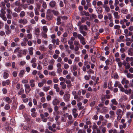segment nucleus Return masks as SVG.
<instances>
[{
  "instance_id": "nucleus-64",
  "label": "nucleus",
  "mask_w": 133,
  "mask_h": 133,
  "mask_svg": "<svg viewBox=\"0 0 133 133\" xmlns=\"http://www.w3.org/2000/svg\"><path fill=\"white\" fill-rule=\"evenodd\" d=\"M20 39L18 38H14V41L15 43H17L19 42Z\"/></svg>"
},
{
  "instance_id": "nucleus-55",
  "label": "nucleus",
  "mask_w": 133,
  "mask_h": 133,
  "mask_svg": "<svg viewBox=\"0 0 133 133\" xmlns=\"http://www.w3.org/2000/svg\"><path fill=\"white\" fill-rule=\"evenodd\" d=\"M120 26L119 25H114V28L115 29H118L120 28Z\"/></svg>"
},
{
  "instance_id": "nucleus-8",
  "label": "nucleus",
  "mask_w": 133,
  "mask_h": 133,
  "mask_svg": "<svg viewBox=\"0 0 133 133\" xmlns=\"http://www.w3.org/2000/svg\"><path fill=\"white\" fill-rule=\"evenodd\" d=\"M74 98L75 99H77V102H79L83 99V97L82 96H79L78 95L76 94L74 96Z\"/></svg>"
},
{
  "instance_id": "nucleus-13",
  "label": "nucleus",
  "mask_w": 133,
  "mask_h": 133,
  "mask_svg": "<svg viewBox=\"0 0 133 133\" xmlns=\"http://www.w3.org/2000/svg\"><path fill=\"white\" fill-rule=\"evenodd\" d=\"M52 42L53 44L56 43L57 45H59V41L58 39H57L56 40L55 39H52Z\"/></svg>"
},
{
  "instance_id": "nucleus-51",
  "label": "nucleus",
  "mask_w": 133,
  "mask_h": 133,
  "mask_svg": "<svg viewBox=\"0 0 133 133\" xmlns=\"http://www.w3.org/2000/svg\"><path fill=\"white\" fill-rule=\"evenodd\" d=\"M53 68V66L52 65H49L48 67V69L49 70H52Z\"/></svg>"
},
{
  "instance_id": "nucleus-48",
  "label": "nucleus",
  "mask_w": 133,
  "mask_h": 133,
  "mask_svg": "<svg viewBox=\"0 0 133 133\" xmlns=\"http://www.w3.org/2000/svg\"><path fill=\"white\" fill-rule=\"evenodd\" d=\"M17 45H18V44L14 42H12L11 44V46L12 47H15Z\"/></svg>"
},
{
  "instance_id": "nucleus-31",
  "label": "nucleus",
  "mask_w": 133,
  "mask_h": 133,
  "mask_svg": "<svg viewBox=\"0 0 133 133\" xmlns=\"http://www.w3.org/2000/svg\"><path fill=\"white\" fill-rule=\"evenodd\" d=\"M103 7L105 8V10L107 12H108L110 11V9L109 7L107 5L103 6Z\"/></svg>"
},
{
  "instance_id": "nucleus-32",
  "label": "nucleus",
  "mask_w": 133,
  "mask_h": 133,
  "mask_svg": "<svg viewBox=\"0 0 133 133\" xmlns=\"http://www.w3.org/2000/svg\"><path fill=\"white\" fill-rule=\"evenodd\" d=\"M0 17L4 21H6L7 20L6 17L5 16V15H0Z\"/></svg>"
},
{
  "instance_id": "nucleus-3",
  "label": "nucleus",
  "mask_w": 133,
  "mask_h": 133,
  "mask_svg": "<svg viewBox=\"0 0 133 133\" xmlns=\"http://www.w3.org/2000/svg\"><path fill=\"white\" fill-rule=\"evenodd\" d=\"M18 22L20 24H22L23 25H25L27 24L28 21L27 19L25 18H20L18 19Z\"/></svg>"
},
{
  "instance_id": "nucleus-2",
  "label": "nucleus",
  "mask_w": 133,
  "mask_h": 133,
  "mask_svg": "<svg viewBox=\"0 0 133 133\" xmlns=\"http://www.w3.org/2000/svg\"><path fill=\"white\" fill-rule=\"evenodd\" d=\"M7 14H6V17L8 19H11L12 18V16L11 15L12 12L11 10L9 8L6 9Z\"/></svg>"
},
{
  "instance_id": "nucleus-4",
  "label": "nucleus",
  "mask_w": 133,
  "mask_h": 133,
  "mask_svg": "<svg viewBox=\"0 0 133 133\" xmlns=\"http://www.w3.org/2000/svg\"><path fill=\"white\" fill-rule=\"evenodd\" d=\"M25 88V91L26 94H28L31 90V88L29 85L28 84H25L24 85Z\"/></svg>"
},
{
  "instance_id": "nucleus-11",
  "label": "nucleus",
  "mask_w": 133,
  "mask_h": 133,
  "mask_svg": "<svg viewBox=\"0 0 133 133\" xmlns=\"http://www.w3.org/2000/svg\"><path fill=\"white\" fill-rule=\"evenodd\" d=\"M29 83L32 88H33L35 86L34 80L33 79L30 80L29 81Z\"/></svg>"
},
{
  "instance_id": "nucleus-59",
  "label": "nucleus",
  "mask_w": 133,
  "mask_h": 133,
  "mask_svg": "<svg viewBox=\"0 0 133 133\" xmlns=\"http://www.w3.org/2000/svg\"><path fill=\"white\" fill-rule=\"evenodd\" d=\"M119 78V76L117 73L114 74V78L115 79H116Z\"/></svg>"
},
{
  "instance_id": "nucleus-53",
  "label": "nucleus",
  "mask_w": 133,
  "mask_h": 133,
  "mask_svg": "<svg viewBox=\"0 0 133 133\" xmlns=\"http://www.w3.org/2000/svg\"><path fill=\"white\" fill-rule=\"evenodd\" d=\"M52 12L54 15H58L59 12L58 11L53 10Z\"/></svg>"
},
{
  "instance_id": "nucleus-7",
  "label": "nucleus",
  "mask_w": 133,
  "mask_h": 133,
  "mask_svg": "<svg viewBox=\"0 0 133 133\" xmlns=\"http://www.w3.org/2000/svg\"><path fill=\"white\" fill-rule=\"evenodd\" d=\"M5 29V33L6 34L8 35L11 32V31L10 29L9 26L7 24H5L4 26Z\"/></svg>"
},
{
  "instance_id": "nucleus-45",
  "label": "nucleus",
  "mask_w": 133,
  "mask_h": 133,
  "mask_svg": "<svg viewBox=\"0 0 133 133\" xmlns=\"http://www.w3.org/2000/svg\"><path fill=\"white\" fill-rule=\"evenodd\" d=\"M73 121H69L68 122V124H66V126L68 127L69 125H71L73 123Z\"/></svg>"
},
{
  "instance_id": "nucleus-9",
  "label": "nucleus",
  "mask_w": 133,
  "mask_h": 133,
  "mask_svg": "<svg viewBox=\"0 0 133 133\" xmlns=\"http://www.w3.org/2000/svg\"><path fill=\"white\" fill-rule=\"evenodd\" d=\"M83 30L85 31L88 30L87 26L86 25H82L79 27V30Z\"/></svg>"
},
{
  "instance_id": "nucleus-44",
  "label": "nucleus",
  "mask_w": 133,
  "mask_h": 133,
  "mask_svg": "<svg viewBox=\"0 0 133 133\" xmlns=\"http://www.w3.org/2000/svg\"><path fill=\"white\" fill-rule=\"evenodd\" d=\"M10 107L9 105L8 104H6L4 107L5 109L6 110H9L10 108Z\"/></svg>"
},
{
  "instance_id": "nucleus-35",
  "label": "nucleus",
  "mask_w": 133,
  "mask_h": 133,
  "mask_svg": "<svg viewBox=\"0 0 133 133\" xmlns=\"http://www.w3.org/2000/svg\"><path fill=\"white\" fill-rule=\"evenodd\" d=\"M14 11L17 13L21 11V9L18 7H16L14 8Z\"/></svg>"
},
{
  "instance_id": "nucleus-41",
  "label": "nucleus",
  "mask_w": 133,
  "mask_h": 133,
  "mask_svg": "<svg viewBox=\"0 0 133 133\" xmlns=\"http://www.w3.org/2000/svg\"><path fill=\"white\" fill-rule=\"evenodd\" d=\"M43 30V31L45 33H46L48 31V28L46 26H44L42 28Z\"/></svg>"
},
{
  "instance_id": "nucleus-5",
  "label": "nucleus",
  "mask_w": 133,
  "mask_h": 133,
  "mask_svg": "<svg viewBox=\"0 0 133 133\" xmlns=\"http://www.w3.org/2000/svg\"><path fill=\"white\" fill-rule=\"evenodd\" d=\"M60 102V100L58 99L57 97H55L53 100L52 103L54 105L56 106L58 105Z\"/></svg>"
},
{
  "instance_id": "nucleus-15",
  "label": "nucleus",
  "mask_w": 133,
  "mask_h": 133,
  "mask_svg": "<svg viewBox=\"0 0 133 133\" xmlns=\"http://www.w3.org/2000/svg\"><path fill=\"white\" fill-rule=\"evenodd\" d=\"M56 4V2L54 1H51L49 4V5L52 8H53L54 7Z\"/></svg>"
},
{
  "instance_id": "nucleus-63",
  "label": "nucleus",
  "mask_w": 133,
  "mask_h": 133,
  "mask_svg": "<svg viewBox=\"0 0 133 133\" xmlns=\"http://www.w3.org/2000/svg\"><path fill=\"white\" fill-rule=\"evenodd\" d=\"M25 106L23 104L21 105L19 107V110H22L24 108Z\"/></svg>"
},
{
  "instance_id": "nucleus-47",
  "label": "nucleus",
  "mask_w": 133,
  "mask_h": 133,
  "mask_svg": "<svg viewBox=\"0 0 133 133\" xmlns=\"http://www.w3.org/2000/svg\"><path fill=\"white\" fill-rule=\"evenodd\" d=\"M74 44L76 46H78L79 45V46L80 44L79 42L78 41H77L76 40L74 42Z\"/></svg>"
},
{
  "instance_id": "nucleus-1",
  "label": "nucleus",
  "mask_w": 133,
  "mask_h": 133,
  "mask_svg": "<svg viewBox=\"0 0 133 133\" xmlns=\"http://www.w3.org/2000/svg\"><path fill=\"white\" fill-rule=\"evenodd\" d=\"M121 82L123 85L125 84L124 85V87L125 88L127 89L129 87V81L127 79L125 78H123L121 81Z\"/></svg>"
},
{
  "instance_id": "nucleus-28",
  "label": "nucleus",
  "mask_w": 133,
  "mask_h": 133,
  "mask_svg": "<svg viewBox=\"0 0 133 133\" xmlns=\"http://www.w3.org/2000/svg\"><path fill=\"white\" fill-rule=\"evenodd\" d=\"M109 114L110 115V118L112 117L115 115L114 112L112 110H110L109 112Z\"/></svg>"
},
{
  "instance_id": "nucleus-54",
  "label": "nucleus",
  "mask_w": 133,
  "mask_h": 133,
  "mask_svg": "<svg viewBox=\"0 0 133 133\" xmlns=\"http://www.w3.org/2000/svg\"><path fill=\"white\" fill-rule=\"evenodd\" d=\"M49 75L52 76H56V74L55 72L53 71L51 72H50L49 73Z\"/></svg>"
},
{
  "instance_id": "nucleus-60",
  "label": "nucleus",
  "mask_w": 133,
  "mask_h": 133,
  "mask_svg": "<svg viewBox=\"0 0 133 133\" xmlns=\"http://www.w3.org/2000/svg\"><path fill=\"white\" fill-rule=\"evenodd\" d=\"M83 37L82 36V35L80 34H78L77 37L78 39L79 40L82 39Z\"/></svg>"
},
{
  "instance_id": "nucleus-19",
  "label": "nucleus",
  "mask_w": 133,
  "mask_h": 133,
  "mask_svg": "<svg viewBox=\"0 0 133 133\" xmlns=\"http://www.w3.org/2000/svg\"><path fill=\"white\" fill-rule=\"evenodd\" d=\"M113 15L115 18L116 19H119L120 17L118 15V13L117 12H115L113 14Z\"/></svg>"
},
{
  "instance_id": "nucleus-12",
  "label": "nucleus",
  "mask_w": 133,
  "mask_h": 133,
  "mask_svg": "<svg viewBox=\"0 0 133 133\" xmlns=\"http://www.w3.org/2000/svg\"><path fill=\"white\" fill-rule=\"evenodd\" d=\"M123 111H122V110L121 109H118L117 110L116 114L117 115H123Z\"/></svg>"
},
{
  "instance_id": "nucleus-24",
  "label": "nucleus",
  "mask_w": 133,
  "mask_h": 133,
  "mask_svg": "<svg viewBox=\"0 0 133 133\" xmlns=\"http://www.w3.org/2000/svg\"><path fill=\"white\" fill-rule=\"evenodd\" d=\"M24 73L25 72L23 70H21L19 74V76L21 77H23Z\"/></svg>"
},
{
  "instance_id": "nucleus-23",
  "label": "nucleus",
  "mask_w": 133,
  "mask_h": 133,
  "mask_svg": "<svg viewBox=\"0 0 133 133\" xmlns=\"http://www.w3.org/2000/svg\"><path fill=\"white\" fill-rule=\"evenodd\" d=\"M51 89L50 86L44 87L43 88V90L45 91L46 92Z\"/></svg>"
},
{
  "instance_id": "nucleus-21",
  "label": "nucleus",
  "mask_w": 133,
  "mask_h": 133,
  "mask_svg": "<svg viewBox=\"0 0 133 133\" xmlns=\"http://www.w3.org/2000/svg\"><path fill=\"white\" fill-rule=\"evenodd\" d=\"M39 49L43 51H46V48L43 45H41L39 47Z\"/></svg>"
},
{
  "instance_id": "nucleus-52",
  "label": "nucleus",
  "mask_w": 133,
  "mask_h": 133,
  "mask_svg": "<svg viewBox=\"0 0 133 133\" xmlns=\"http://www.w3.org/2000/svg\"><path fill=\"white\" fill-rule=\"evenodd\" d=\"M29 1V3L28 4V5L30 4H33L34 3V0H27L26 1V2L27 3H28Z\"/></svg>"
},
{
  "instance_id": "nucleus-14",
  "label": "nucleus",
  "mask_w": 133,
  "mask_h": 133,
  "mask_svg": "<svg viewBox=\"0 0 133 133\" xmlns=\"http://www.w3.org/2000/svg\"><path fill=\"white\" fill-rule=\"evenodd\" d=\"M81 14L82 16L85 15L86 16H89L90 15V14L88 12H86L85 10L82 11L81 12Z\"/></svg>"
},
{
  "instance_id": "nucleus-50",
  "label": "nucleus",
  "mask_w": 133,
  "mask_h": 133,
  "mask_svg": "<svg viewBox=\"0 0 133 133\" xmlns=\"http://www.w3.org/2000/svg\"><path fill=\"white\" fill-rule=\"evenodd\" d=\"M132 113V112H127L126 114V116L128 118H129V116Z\"/></svg>"
},
{
  "instance_id": "nucleus-39",
  "label": "nucleus",
  "mask_w": 133,
  "mask_h": 133,
  "mask_svg": "<svg viewBox=\"0 0 133 133\" xmlns=\"http://www.w3.org/2000/svg\"><path fill=\"white\" fill-rule=\"evenodd\" d=\"M128 53L129 55L131 56H133V51H132L130 49H129L128 51Z\"/></svg>"
},
{
  "instance_id": "nucleus-25",
  "label": "nucleus",
  "mask_w": 133,
  "mask_h": 133,
  "mask_svg": "<svg viewBox=\"0 0 133 133\" xmlns=\"http://www.w3.org/2000/svg\"><path fill=\"white\" fill-rule=\"evenodd\" d=\"M60 84L62 86V88L63 89H64L66 88V85L65 84L64 82H61L60 83Z\"/></svg>"
},
{
  "instance_id": "nucleus-36",
  "label": "nucleus",
  "mask_w": 133,
  "mask_h": 133,
  "mask_svg": "<svg viewBox=\"0 0 133 133\" xmlns=\"http://www.w3.org/2000/svg\"><path fill=\"white\" fill-rule=\"evenodd\" d=\"M11 14L12 15L13 17L14 18H17L18 16V14L15 12H14L12 13Z\"/></svg>"
},
{
  "instance_id": "nucleus-43",
  "label": "nucleus",
  "mask_w": 133,
  "mask_h": 133,
  "mask_svg": "<svg viewBox=\"0 0 133 133\" xmlns=\"http://www.w3.org/2000/svg\"><path fill=\"white\" fill-rule=\"evenodd\" d=\"M48 128L49 130H51L54 132H55L56 131V130L53 129L51 126H48Z\"/></svg>"
},
{
  "instance_id": "nucleus-6",
  "label": "nucleus",
  "mask_w": 133,
  "mask_h": 133,
  "mask_svg": "<svg viewBox=\"0 0 133 133\" xmlns=\"http://www.w3.org/2000/svg\"><path fill=\"white\" fill-rule=\"evenodd\" d=\"M70 98V94L68 93L65 94L63 97L64 99L66 102L69 101Z\"/></svg>"
},
{
  "instance_id": "nucleus-49",
  "label": "nucleus",
  "mask_w": 133,
  "mask_h": 133,
  "mask_svg": "<svg viewBox=\"0 0 133 133\" xmlns=\"http://www.w3.org/2000/svg\"><path fill=\"white\" fill-rule=\"evenodd\" d=\"M37 68L39 70H41L42 69V67L41 65L40 64L38 63V66Z\"/></svg>"
},
{
  "instance_id": "nucleus-17",
  "label": "nucleus",
  "mask_w": 133,
  "mask_h": 133,
  "mask_svg": "<svg viewBox=\"0 0 133 133\" xmlns=\"http://www.w3.org/2000/svg\"><path fill=\"white\" fill-rule=\"evenodd\" d=\"M6 9V7L3 8L0 10L1 14H0V15H5L6 14V12L5 11Z\"/></svg>"
},
{
  "instance_id": "nucleus-58",
  "label": "nucleus",
  "mask_w": 133,
  "mask_h": 133,
  "mask_svg": "<svg viewBox=\"0 0 133 133\" xmlns=\"http://www.w3.org/2000/svg\"><path fill=\"white\" fill-rule=\"evenodd\" d=\"M5 129H6L7 130L9 131L10 132H11L13 130V129L12 128L9 127L5 128Z\"/></svg>"
},
{
  "instance_id": "nucleus-56",
  "label": "nucleus",
  "mask_w": 133,
  "mask_h": 133,
  "mask_svg": "<svg viewBox=\"0 0 133 133\" xmlns=\"http://www.w3.org/2000/svg\"><path fill=\"white\" fill-rule=\"evenodd\" d=\"M119 83V82L118 81H116L115 83L114 84V87H117Z\"/></svg>"
},
{
  "instance_id": "nucleus-37",
  "label": "nucleus",
  "mask_w": 133,
  "mask_h": 133,
  "mask_svg": "<svg viewBox=\"0 0 133 133\" xmlns=\"http://www.w3.org/2000/svg\"><path fill=\"white\" fill-rule=\"evenodd\" d=\"M61 41L63 43H65L67 42L66 39L63 37H61Z\"/></svg>"
},
{
  "instance_id": "nucleus-38",
  "label": "nucleus",
  "mask_w": 133,
  "mask_h": 133,
  "mask_svg": "<svg viewBox=\"0 0 133 133\" xmlns=\"http://www.w3.org/2000/svg\"><path fill=\"white\" fill-rule=\"evenodd\" d=\"M24 89L23 88H21L20 89V91L18 92V94L19 95H21L24 93Z\"/></svg>"
},
{
  "instance_id": "nucleus-61",
  "label": "nucleus",
  "mask_w": 133,
  "mask_h": 133,
  "mask_svg": "<svg viewBox=\"0 0 133 133\" xmlns=\"http://www.w3.org/2000/svg\"><path fill=\"white\" fill-rule=\"evenodd\" d=\"M20 2L19 1L17 0L15 3V5L16 6H18L20 4Z\"/></svg>"
},
{
  "instance_id": "nucleus-26",
  "label": "nucleus",
  "mask_w": 133,
  "mask_h": 133,
  "mask_svg": "<svg viewBox=\"0 0 133 133\" xmlns=\"http://www.w3.org/2000/svg\"><path fill=\"white\" fill-rule=\"evenodd\" d=\"M35 35L38 36L39 35L40 30L38 28L35 29Z\"/></svg>"
},
{
  "instance_id": "nucleus-40",
  "label": "nucleus",
  "mask_w": 133,
  "mask_h": 133,
  "mask_svg": "<svg viewBox=\"0 0 133 133\" xmlns=\"http://www.w3.org/2000/svg\"><path fill=\"white\" fill-rule=\"evenodd\" d=\"M108 108L107 107H104L102 109V111L104 113H106L108 112Z\"/></svg>"
},
{
  "instance_id": "nucleus-34",
  "label": "nucleus",
  "mask_w": 133,
  "mask_h": 133,
  "mask_svg": "<svg viewBox=\"0 0 133 133\" xmlns=\"http://www.w3.org/2000/svg\"><path fill=\"white\" fill-rule=\"evenodd\" d=\"M80 33L82 34L83 36H85L87 35V32L83 30H79Z\"/></svg>"
},
{
  "instance_id": "nucleus-42",
  "label": "nucleus",
  "mask_w": 133,
  "mask_h": 133,
  "mask_svg": "<svg viewBox=\"0 0 133 133\" xmlns=\"http://www.w3.org/2000/svg\"><path fill=\"white\" fill-rule=\"evenodd\" d=\"M9 76V74L5 72L4 73L3 77L4 78H7Z\"/></svg>"
},
{
  "instance_id": "nucleus-33",
  "label": "nucleus",
  "mask_w": 133,
  "mask_h": 133,
  "mask_svg": "<svg viewBox=\"0 0 133 133\" xmlns=\"http://www.w3.org/2000/svg\"><path fill=\"white\" fill-rule=\"evenodd\" d=\"M127 76L128 78H133V74L128 73L127 75Z\"/></svg>"
},
{
  "instance_id": "nucleus-29",
  "label": "nucleus",
  "mask_w": 133,
  "mask_h": 133,
  "mask_svg": "<svg viewBox=\"0 0 133 133\" xmlns=\"http://www.w3.org/2000/svg\"><path fill=\"white\" fill-rule=\"evenodd\" d=\"M111 102L114 105H117L118 104V102L116 101V100L115 99H114L111 100Z\"/></svg>"
},
{
  "instance_id": "nucleus-30",
  "label": "nucleus",
  "mask_w": 133,
  "mask_h": 133,
  "mask_svg": "<svg viewBox=\"0 0 133 133\" xmlns=\"http://www.w3.org/2000/svg\"><path fill=\"white\" fill-rule=\"evenodd\" d=\"M80 42L83 45H84L86 44L85 42V38L83 37L82 39L80 40Z\"/></svg>"
},
{
  "instance_id": "nucleus-22",
  "label": "nucleus",
  "mask_w": 133,
  "mask_h": 133,
  "mask_svg": "<svg viewBox=\"0 0 133 133\" xmlns=\"http://www.w3.org/2000/svg\"><path fill=\"white\" fill-rule=\"evenodd\" d=\"M33 50L34 48L32 47H31L29 48V52L30 55H32L33 54Z\"/></svg>"
},
{
  "instance_id": "nucleus-27",
  "label": "nucleus",
  "mask_w": 133,
  "mask_h": 133,
  "mask_svg": "<svg viewBox=\"0 0 133 133\" xmlns=\"http://www.w3.org/2000/svg\"><path fill=\"white\" fill-rule=\"evenodd\" d=\"M25 12L24 11H22L20 12L19 15L20 17L23 18L25 16Z\"/></svg>"
},
{
  "instance_id": "nucleus-20",
  "label": "nucleus",
  "mask_w": 133,
  "mask_h": 133,
  "mask_svg": "<svg viewBox=\"0 0 133 133\" xmlns=\"http://www.w3.org/2000/svg\"><path fill=\"white\" fill-rule=\"evenodd\" d=\"M124 92L126 94L130 95L131 92L132 90L130 89H129L128 90L125 89L124 90Z\"/></svg>"
},
{
  "instance_id": "nucleus-57",
  "label": "nucleus",
  "mask_w": 133,
  "mask_h": 133,
  "mask_svg": "<svg viewBox=\"0 0 133 133\" xmlns=\"http://www.w3.org/2000/svg\"><path fill=\"white\" fill-rule=\"evenodd\" d=\"M35 12V14L37 15H39V12L37 11V8H35L34 9Z\"/></svg>"
},
{
  "instance_id": "nucleus-16",
  "label": "nucleus",
  "mask_w": 133,
  "mask_h": 133,
  "mask_svg": "<svg viewBox=\"0 0 133 133\" xmlns=\"http://www.w3.org/2000/svg\"><path fill=\"white\" fill-rule=\"evenodd\" d=\"M58 85L57 84H55L54 85V88L56 89V91L58 92L59 91V88L58 87Z\"/></svg>"
},
{
  "instance_id": "nucleus-62",
  "label": "nucleus",
  "mask_w": 133,
  "mask_h": 133,
  "mask_svg": "<svg viewBox=\"0 0 133 133\" xmlns=\"http://www.w3.org/2000/svg\"><path fill=\"white\" fill-rule=\"evenodd\" d=\"M36 58L35 57H34L33 58H32L31 60V63H35V62L36 61Z\"/></svg>"
},
{
  "instance_id": "nucleus-18",
  "label": "nucleus",
  "mask_w": 133,
  "mask_h": 133,
  "mask_svg": "<svg viewBox=\"0 0 133 133\" xmlns=\"http://www.w3.org/2000/svg\"><path fill=\"white\" fill-rule=\"evenodd\" d=\"M6 102L8 104H10L12 102V100L8 97H6L5 99Z\"/></svg>"
},
{
  "instance_id": "nucleus-46",
  "label": "nucleus",
  "mask_w": 133,
  "mask_h": 133,
  "mask_svg": "<svg viewBox=\"0 0 133 133\" xmlns=\"http://www.w3.org/2000/svg\"><path fill=\"white\" fill-rule=\"evenodd\" d=\"M77 133H86L85 130L79 129Z\"/></svg>"
},
{
  "instance_id": "nucleus-10",
  "label": "nucleus",
  "mask_w": 133,
  "mask_h": 133,
  "mask_svg": "<svg viewBox=\"0 0 133 133\" xmlns=\"http://www.w3.org/2000/svg\"><path fill=\"white\" fill-rule=\"evenodd\" d=\"M10 82L9 79H7L5 81H3L2 82V85L3 86H6V85H9Z\"/></svg>"
}]
</instances>
